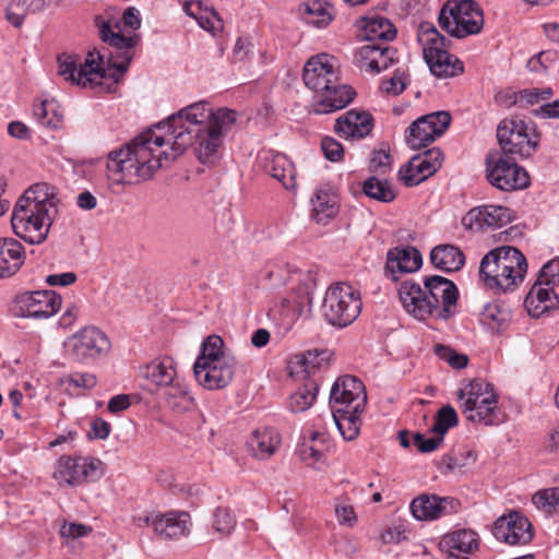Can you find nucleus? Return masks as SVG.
<instances>
[{
    "instance_id": "nucleus-1",
    "label": "nucleus",
    "mask_w": 559,
    "mask_h": 559,
    "mask_svg": "<svg viewBox=\"0 0 559 559\" xmlns=\"http://www.w3.org/2000/svg\"><path fill=\"white\" fill-rule=\"evenodd\" d=\"M236 111L228 108L214 111L204 100L186 106L157 126L158 130H166L164 134L148 129L108 153L109 186H131L148 180L188 147H194L198 158L206 163L219 147L222 135L236 122Z\"/></svg>"
},
{
    "instance_id": "nucleus-2",
    "label": "nucleus",
    "mask_w": 559,
    "mask_h": 559,
    "mask_svg": "<svg viewBox=\"0 0 559 559\" xmlns=\"http://www.w3.org/2000/svg\"><path fill=\"white\" fill-rule=\"evenodd\" d=\"M99 36L104 43H109L116 50L108 57L107 69L104 68V56L100 52L90 51L85 62L80 64L79 69L75 57L62 53L57 60L58 75L83 87L103 88L104 79L111 80L110 85L107 86L108 90L115 86L134 57L132 49L139 41V35L126 37L121 33H115L110 24L104 22L99 26Z\"/></svg>"
},
{
    "instance_id": "nucleus-3",
    "label": "nucleus",
    "mask_w": 559,
    "mask_h": 559,
    "mask_svg": "<svg viewBox=\"0 0 559 559\" xmlns=\"http://www.w3.org/2000/svg\"><path fill=\"white\" fill-rule=\"evenodd\" d=\"M424 286L407 281L399 295L404 309L418 320H448L456 312L459 290L455 284L440 275L425 276Z\"/></svg>"
},
{
    "instance_id": "nucleus-4",
    "label": "nucleus",
    "mask_w": 559,
    "mask_h": 559,
    "mask_svg": "<svg viewBox=\"0 0 559 559\" xmlns=\"http://www.w3.org/2000/svg\"><path fill=\"white\" fill-rule=\"evenodd\" d=\"M57 199L53 189L47 183L29 187L16 201L11 225L14 234L32 245L47 239L55 214Z\"/></svg>"
},
{
    "instance_id": "nucleus-5",
    "label": "nucleus",
    "mask_w": 559,
    "mask_h": 559,
    "mask_svg": "<svg viewBox=\"0 0 559 559\" xmlns=\"http://www.w3.org/2000/svg\"><path fill=\"white\" fill-rule=\"evenodd\" d=\"M457 397L468 421L486 426L498 425L501 421L498 396L491 384L473 380L457 392Z\"/></svg>"
},
{
    "instance_id": "nucleus-6",
    "label": "nucleus",
    "mask_w": 559,
    "mask_h": 559,
    "mask_svg": "<svg viewBox=\"0 0 559 559\" xmlns=\"http://www.w3.org/2000/svg\"><path fill=\"white\" fill-rule=\"evenodd\" d=\"M419 40L423 44L424 59L431 73L440 79L457 76L464 71L462 61L448 51L450 43L432 25H421Z\"/></svg>"
},
{
    "instance_id": "nucleus-7",
    "label": "nucleus",
    "mask_w": 559,
    "mask_h": 559,
    "mask_svg": "<svg viewBox=\"0 0 559 559\" xmlns=\"http://www.w3.org/2000/svg\"><path fill=\"white\" fill-rule=\"evenodd\" d=\"M361 307L359 293L346 283H337L328 288L321 313L329 324L345 328L356 320Z\"/></svg>"
},
{
    "instance_id": "nucleus-8",
    "label": "nucleus",
    "mask_w": 559,
    "mask_h": 559,
    "mask_svg": "<svg viewBox=\"0 0 559 559\" xmlns=\"http://www.w3.org/2000/svg\"><path fill=\"white\" fill-rule=\"evenodd\" d=\"M438 21L443 29L457 38L478 34L484 26L483 11L474 0H461L453 5H444Z\"/></svg>"
},
{
    "instance_id": "nucleus-9",
    "label": "nucleus",
    "mask_w": 559,
    "mask_h": 559,
    "mask_svg": "<svg viewBox=\"0 0 559 559\" xmlns=\"http://www.w3.org/2000/svg\"><path fill=\"white\" fill-rule=\"evenodd\" d=\"M486 173L490 185L502 191L521 190L530 186L527 171L519 166L513 157L500 153L488 154Z\"/></svg>"
},
{
    "instance_id": "nucleus-10",
    "label": "nucleus",
    "mask_w": 559,
    "mask_h": 559,
    "mask_svg": "<svg viewBox=\"0 0 559 559\" xmlns=\"http://www.w3.org/2000/svg\"><path fill=\"white\" fill-rule=\"evenodd\" d=\"M103 474V463L98 459L63 455L56 462L52 477L59 485L80 486L98 480Z\"/></svg>"
},
{
    "instance_id": "nucleus-11",
    "label": "nucleus",
    "mask_w": 559,
    "mask_h": 559,
    "mask_svg": "<svg viewBox=\"0 0 559 559\" xmlns=\"http://www.w3.org/2000/svg\"><path fill=\"white\" fill-rule=\"evenodd\" d=\"M497 139L502 154L510 157H527L537 146L528 133L527 124L520 119H504L497 129Z\"/></svg>"
},
{
    "instance_id": "nucleus-12",
    "label": "nucleus",
    "mask_w": 559,
    "mask_h": 559,
    "mask_svg": "<svg viewBox=\"0 0 559 559\" xmlns=\"http://www.w3.org/2000/svg\"><path fill=\"white\" fill-rule=\"evenodd\" d=\"M108 336L98 328L88 325L68 340L71 357L80 362L94 361L110 350Z\"/></svg>"
},
{
    "instance_id": "nucleus-13",
    "label": "nucleus",
    "mask_w": 559,
    "mask_h": 559,
    "mask_svg": "<svg viewBox=\"0 0 559 559\" xmlns=\"http://www.w3.org/2000/svg\"><path fill=\"white\" fill-rule=\"evenodd\" d=\"M61 302L53 290L25 292L14 298L13 311L16 317L48 319L60 310Z\"/></svg>"
},
{
    "instance_id": "nucleus-14",
    "label": "nucleus",
    "mask_w": 559,
    "mask_h": 559,
    "mask_svg": "<svg viewBox=\"0 0 559 559\" xmlns=\"http://www.w3.org/2000/svg\"><path fill=\"white\" fill-rule=\"evenodd\" d=\"M451 116L437 111L415 120L406 130L405 140L412 150H419L432 143L449 128Z\"/></svg>"
},
{
    "instance_id": "nucleus-15",
    "label": "nucleus",
    "mask_w": 559,
    "mask_h": 559,
    "mask_svg": "<svg viewBox=\"0 0 559 559\" xmlns=\"http://www.w3.org/2000/svg\"><path fill=\"white\" fill-rule=\"evenodd\" d=\"M266 277L271 282L273 288L288 286L289 289L296 290V304L302 307L305 304H311V277L308 273L290 265H274L267 273Z\"/></svg>"
},
{
    "instance_id": "nucleus-16",
    "label": "nucleus",
    "mask_w": 559,
    "mask_h": 559,
    "mask_svg": "<svg viewBox=\"0 0 559 559\" xmlns=\"http://www.w3.org/2000/svg\"><path fill=\"white\" fill-rule=\"evenodd\" d=\"M366 403L365 385L356 377L344 376L334 382L330 393L331 411L354 408V413L364 412Z\"/></svg>"
},
{
    "instance_id": "nucleus-17",
    "label": "nucleus",
    "mask_w": 559,
    "mask_h": 559,
    "mask_svg": "<svg viewBox=\"0 0 559 559\" xmlns=\"http://www.w3.org/2000/svg\"><path fill=\"white\" fill-rule=\"evenodd\" d=\"M237 361L235 357H221L212 362L193 366L195 380L207 390L226 388L234 379Z\"/></svg>"
},
{
    "instance_id": "nucleus-18",
    "label": "nucleus",
    "mask_w": 559,
    "mask_h": 559,
    "mask_svg": "<svg viewBox=\"0 0 559 559\" xmlns=\"http://www.w3.org/2000/svg\"><path fill=\"white\" fill-rule=\"evenodd\" d=\"M443 154L439 148L425 151L415 155L400 169V178L407 187H415L432 176L442 163Z\"/></svg>"
},
{
    "instance_id": "nucleus-19",
    "label": "nucleus",
    "mask_w": 559,
    "mask_h": 559,
    "mask_svg": "<svg viewBox=\"0 0 559 559\" xmlns=\"http://www.w3.org/2000/svg\"><path fill=\"white\" fill-rule=\"evenodd\" d=\"M340 78L335 59L326 53L311 57L304 68V82L316 94L336 83Z\"/></svg>"
},
{
    "instance_id": "nucleus-20",
    "label": "nucleus",
    "mask_w": 559,
    "mask_h": 559,
    "mask_svg": "<svg viewBox=\"0 0 559 559\" xmlns=\"http://www.w3.org/2000/svg\"><path fill=\"white\" fill-rule=\"evenodd\" d=\"M411 512L419 521H433L459 512L461 502L453 497L423 493L411 503Z\"/></svg>"
},
{
    "instance_id": "nucleus-21",
    "label": "nucleus",
    "mask_w": 559,
    "mask_h": 559,
    "mask_svg": "<svg viewBox=\"0 0 559 559\" xmlns=\"http://www.w3.org/2000/svg\"><path fill=\"white\" fill-rule=\"evenodd\" d=\"M396 55V49L386 43H366L356 50L354 58L361 70L376 74L395 63Z\"/></svg>"
},
{
    "instance_id": "nucleus-22",
    "label": "nucleus",
    "mask_w": 559,
    "mask_h": 559,
    "mask_svg": "<svg viewBox=\"0 0 559 559\" xmlns=\"http://www.w3.org/2000/svg\"><path fill=\"white\" fill-rule=\"evenodd\" d=\"M492 533L497 540L509 545L527 544L533 538L532 524L519 512L500 516L495 522Z\"/></svg>"
},
{
    "instance_id": "nucleus-23",
    "label": "nucleus",
    "mask_w": 559,
    "mask_h": 559,
    "mask_svg": "<svg viewBox=\"0 0 559 559\" xmlns=\"http://www.w3.org/2000/svg\"><path fill=\"white\" fill-rule=\"evenodd\" d=\"M355 91L341 82L330 84L325 90L314 94L311 111L316 115H328L345 108L355 97Z\"/></svg>"
},
{
    "instance_id": "nucleus-24",
    "label": "nucleus",
    "mask_w": 559,
    "mask_h": 559,
    "mask_svg": "<svg viewBox=\"0 0 559 559\" xmlns=\"http://www.w3.org/2000/svg\"><path fill=\"white\" fill-rule=\"evenodd\" d=\"M513 219L512 211L501 205H485L469 210L462 218V224L472 230L500 228Z\"/></svg>"
},
{
    "instance_id": "nucleus-25",
    "label": "nucleus",
    "mask_w": 559,
    "mask_h": 559,
    "mask_svg": "<svg viewBox=\"0 0 559 559\" xmlns=\"http://www.w3.org/2000/svg\"><path fill=\"white\" fill-rule=\"evenodd\" d=\"M191 519L185 511L155 513L154 533L164 540H177L190 534Z\"/></svg>"
},
{
    "instance_id": "nucleus-26",
    "label": "nucleus",
    "mask_w": 559,
    "mask_h": 559,
    "mask_svg": "<svg viewBox=\"0 0 559 559\" xmlns=\"http://www.w3.org/2000/svg\"><path fill=\"white\" fill-rule=\"evenodd\" d=\"M526 262L525 255L515 247L501 246L484 255L479 265V276L484 278L498 273V270H506L508 266H518Z\"/></svg>"
},
{
    "instance_id": "nucleus-27",
    "label": "nucleus",
    "mask_w": 559,
    "mask_h": 559,
    "mask_svg": "<svg viewBox=\"0 0 559 559\" xmlns=\"http://www.w3.org/2000/svg\"><path fill=\"white\" fill-rule=\"evenodd\" d=\"M373 129V117L365 110L350 109L335 121L336 133L344 139H362Z\"/></svg>"
},
{
    "instance_id": "nucleus-28",
    "label": "nucleus",
    "mask_w": 559,
    "mask_h": 559,
    "mask_svg": "<svg viewBox=\"0 0 559 559\" xmlns=\"http://www.w3.org/2000/svg\"><path fill=\"white\" fill-rule=\"evenodd\" d=\"M262 166L266 174L278 180L287 190L296 188V171L294 164L286 155L276 152H265Z\"/></svg>"
},
{
    "instance_id": "nucleus-29",
    "label": "nucleus",
    "mask_w": 559,
    "mask_h": 559,
    "mask_svg": "<svg viewBox=\"0 0 559 559\" xmlns=\"http://www.w3.org/2000/svg\"><path fill=\"white\" fill-rule=\"evenodd\" d=\"M442 548L449 552V559H467L466 556L478 548L479 538L473 530H457L442 537L440 543Z\"/></svg>"
},
{
    "instance_id": "nucleus-30",
    "label": "nucleus",
    "mask_w": 559,
    "mask_h": 559,
    "mask_svg": "<svg viewBox=\"0 0 559 559\" xmlns=\"http://www.w3.org/2000/svg\"><path fill=\"white\" fill-rule=\"evenodd\" d=\"M282 442L278 431L271 427L255 429L247 441L250 454L258 460L270 459Z\"/></svg>"
},
{
    "instance_id": "nucleus-31",
    "label": "nucleus",
    "mask_w": 559,
    "mask_h": 559,
    "mask_svg": "<svg viewBox=\"0 0 559 559\" xmlns=\"http://www.w3.org/2000/svg\"><path fill=\"white\" fill-rule=\"evenodd\" d=\"M25 251L14 238H0V278L14 275L23 265Z\"/></svg>"
},
{
    "instance_id": "nucleus-32",
    "label": "nucleus",
    "mask_w": 559,
    "mask_h": 559,
    "mask_svg": "<svg viewBox=\"0 0 559 559\" xmlns=\"http://www.w3.org/2000/svg\"><path fill=\"white\" fill-rule=\"evenodd\" d=\"M527 272V262L518 266H508L506 270H498L490 276L481 278L486 286L499 293H507L518 287Z\"/></svg>"
},
{
    "instance_id": "nucleus-33",
    "label": "nucleus",
    "mask_w": 559,
    "mask_h": 559,
    "mask_svg": "<svg viewBox=\"0 0 559 559\" xmlns=\"http://www.w3.org/2000/svg\"><path fill=\"white\" fill-rule=\"evenodd\" d=\"M421 263V254L415 247L394 248L388 252L386 270L392 274L395 271L401 273L415 272Z\"/></svg>"
},
{
    "instance_id": "nucleus-34",
    "label": "nucleus",
    "mask_w": 559,
    "mask_h": 559,
    "mask_svg": "<svg viewBox=\"0 0 559 559\" xmlns=\"http://www.w3.org/2000/svg\"><path fill=\"white\" fill-rule=\"evenodd\" d=\"M512 319L511 309L504 302H489L479 313L480 323L492 332L504 331Z\"/></svg>"
},
{
    "instance_id": "nucleus-35",
    "label": "nucleus",
    "mask_w": 559,
    "mask_h": 559,
    "mask_svg": "<svg viewBox=\"0 0 559 559\" xmlns=\"http://www.w3.org/2000/svg\"><path fill=\"white\" fill-rule=\"evenodd\" d=\"M165 405L177 414H183L194 407V399L182 379L167 386L163 393Z\"/></svg>"
},
{
    "instance_id": "nucleus-36",
    "label": "nucleus",
    "mask_w": 559,
    "mask_h": 559,
    "mask_svg": "<svg viewBox=\"0 0 559 559\" xmlns=\"http://www.w3.org/2000/svg\"><path fill=\"white\" fill-rule=\"evenodd\" d=\"M361 32L367 43H384L396 36V28L383 16L364 17Z\"/></svg>"
},
{
    "instance_id": "nucleus-37",
    "label": "nucleus",
    "mask_w": 559,
    "mask_h": 559,
    "mask_svg": "<svg viewBox=\"0 0 559 559\" xmlns=\"http://www.w3.org/2000/svg\"><path fill=\"white\" fill-rule=\"evenodd\" d=\"M431 263L444 272L459 271L465 262L463 252L453 245H440L430 252Z\"/></svg>"
},
{
    "instance_id": "nucleus-38",
    "label": "nucleus",
    "mask_w": 559,
    "mask_h": 559,
    "mask_svg": "<svg viewBox=\"0 0 559 559\" xmlns=\"http://www.w3.org/2000/svg\"><path fill=\"white\" fill-rule=\"evenodd\" d=\"M237 526V519L233 511L226 507H218L214 510L207 534L211 540H223L228 538Z\"/></svg>"
},
{
    "instance_id": "nucleus-39",
    "label": "nucleus",
    "mask_w": 559,
    "mask_h": 559,
    "mask_svg": "<svg viewBox=\"0 0 559 559\" xmlns=\"http://www.w3.org/2000/svg\"><path fill=\"white\" fill-rule=\"evenodd\" d=\"M143 377L150 381L151 384L164 388V390L179 379L174 368L173 360L169 358L154 360L148 364L143 370Z\"/></svg>"
},
{
    "instance_id": "nucleus-40",
    "label": "nucleus",
    "mask_w": 559,
    "mask_h": 559,
    "mask_svg": "<svg viewBox=\"0 0 559 559\" xmlns=\"http://www.w3.org/2000/svg\"><path fill=\"white\" fill-rule=\"evenodd\" d=\"M332 412V419L337 427L340 433L346 441L355 440L360 431L362 412L354 413V408L343 409L336 408Z\"/></svg>"
},
{
    "instance_id": "nucleus-41",
    "label": "nucleus",
    "mask_w": 559,
    "mask_h": 559,
    "mask_svg": "<svg viewBox=\"0 0 559 559\" xmlns=\"http://www.w3.org/2000/svg\"><path fill=\"white\" fill-rule=\"evenodd\" d=\"M49 5L50 0H11L5 11V17L14 27H20L27 13L40 12Z\"/></svg>"
},
{
    "instance_id": "nucleus-42",
    "label": "nucleus",
    "mask_w": 559,
    "mask_h": 559,
    "mask_svg": "<svg viewBox=\"0 0 559 559\" xmlns=\"http://www.w3.org/2000/svg\"><path fill=\"white\" fill-rule=\"evenodd\" d=\"M183 11L207 32L223 28V21L218 13L213 8H203L201 1H187L183 4Z\"/></svg>"
},
{
    "instance_id": "nucleus-43",
    "label": "nucleus",
    "mask_w": 559,
    "mask_h": 559,
    "mask_svg": "<svg viewBox=\"0 0 559 559\" xmlns=\"http://www.w3.org/2000/svg\"><path fill=\"white\" fill-rule=\"evenodd\" d=\"M34 118L44 127L57 129L63 121V111L55 99H45L34 105Z\"/></svg>"
},
{
    "instance_id": "nucleus-44",
    "label": "nucleus",
    "mask_w": 559,
    "mask_h": 559,
    "mask_svg": "<svg viewBox=\"0 0 559 559\" xmlns=\"http://www.w3.org/2000/svg\"><path fill=\"white\" fill-rule=\"evenodd\" d=\"M312 206L318 222L331 218L337 212V197L328 189H319L312 199Z\"/></svg>"
},
{
    "instance_id": "nucleus-45",
    "label": "nucleus",
    "mask_w": 559,
    "mask_h": 559,
    "mask_svg": "<svg viewBox=\"0 0 559 559\" xmlns=\"http://www.w3.org/2000/svg\"><path fill=\"white\" fill-rule=\"evenodd\" d=\"M299 11L306 23L317 27L326 26L332 20L329 5L320 0L301 4Z\"/></svg>"
},
{
    "instance_id": "nucleus-46",
    "label": "nucleus",
    "mask_w": 559,
    "mask_h": 559,
    "mask_svg": "<svg viewBox=\"0 0 559 559\" xmlns=\"http://www.w3.org/2000/svg\"><path fill=\"white\" fill-rule=\"evenodd\" d=\"M361 189L366 197L379 202L390 203L396 198L395 191L386 180L373 176L362 182Z\"/></svg>"
},
{
    "instance_id": "nucleus-47",
    "label": "nucleus",
    "mask_w": 559,
    "mask_h": 559,
    "mask_svg": "<svg viewBox=\"0 0 559 559\" xmlns=\"http://www.w3.org/2000/svg\"><path fill=\"white\" fill-rule=\"evenodd\" d=\"M318 393L314 382H308L299 386L289 397V409L293 413L305 412L312 406Z\"/></svg>"
},
{
    "instance_id": "nucleus-48",
    "label": "nucleus",
    "mask_w": 559,
    "mask_h": 559,
    "mask_svg": "<svg viewBox=\"0 0 559 559\" xmlns=\"http://www.w3.org/2000/svg\"><path fill=\"white\" fill-rule=\"evenodd\" d=\"M224 342L218 335H210L202 343L201 353L198 356L194 366H200L202 362H212L221 359V357H233L224 352Z\"/></svg>"
},
{
    "instance_id": "nucleus-49",
    "label": "nucleus",
    "mask_w": 559,
    "mask_h": 559,
    "mask_svg": "<svg viewBox=\"0 0 559 559\" xmlns=\"http://www.w3.org/2000/svg\"><path fill=\"white\" fill-rule=\"evenodd\" d=\"M533 503L546 513L559 510V487L547 488L537 491L532 497Z\"/></svg>"
},
{
    "instance_id": "nucleus-50",
    "label": "nucleus",
    "mask_w": 559,
    "mask_h": 559,
    "mask_svg": "<svg viewBox=\"0 0 559 559\" xmlns=\"http://www.w3.org/2000/svg\"><path fill=\"white\" fill-rule=\"evenodd\" d=\"M457 421H459V417H457L455 409L450 405H445V406L441 407L439 409V412L437 413L436 421H435L431 430L435 433L443 437L444 433H447V431L450 428L457 425Z\"/></svg>"
},
{
    "instance_id": "nucleus-51",
    "label": "nucleus",
    "mask_w": 559,
    "mask_h": 559,
    "mask_svg": "<svg viewBox=\"0 0 559 559\" xmlns=\"http://www.w3.org/2000/svg\"><path fill=\"white\" fill-rule=\"evenodd\" d=\"M407 81L406 72L396 69L392 78L382 81L381 88L388 94L399 95L405 90Z\"/></svg>"
},
{
    "instance_id": "nucleus-52",
    "label": "nucleus",
    "mask_w": 559,
    "mask_h": 559,
    "mask_svg": "<svg viewBox=\"0 0 559 559\" xmlns=\"http://www.w3.org/2000/svg\"><path fill=\"white\" fill-rule=\"evenodd\" d=\"M408 530L403 521H397L388 526L380 535L384 544H399L407 538Z\"/></svg>"
},
{
    "instance_id": "nucleus-53",
    "label": "nucleus",
    "mask_w": 559,
    "mask_h": 559,
    "mask_svg": "<svg viewBox=\"0 0 559 559\" xmlns=\"http://www.w3.org/2000/svg\"><path fill=\"white\" fill-rule=\"evenodd\" d=\"M554 287L555 286H545V284L537 281L528 294L534 295V297H540L550 309H557L559 307V298L554 292Z\"/></svg>"
},
{
    "instance_id": "nucleus-54",
    "label": "nucleus",
    "mask_w": 559,
    "mask_h": 559,
    "mask_svg": "<svg viewBox=\"0 0 559 559\" xmlns=\"http://www.w3.org/2000/svg\"><path fill=\"white\" fill-rule=\"evenodd\" d=\"M537 281L545 286L559 285V258L550 260L542 267Z\"/></svg>"
},
{
    "instance_id": "nucleus-55",
    "label": "nucleus",
    "mask_w": 559,
    "mask_h": 559,
    "mask_svg": "<svg viewBox=\"0 0 559 559\" xmlns=\"http://www.w3.org/2000/svg\"><path fill=\"white\" fill-rule=\"evenodd\" d=\"M324 156L331 162H340L344 156L343 145L333 138H324L321 142Z\"/></svg>"
},
{
    "instance_id": "nucleus-56",
    "label": "nucleus",
    "mask_w": 559,
    "mask_h": 559,
    "mask_svg": "<svg viewBox=\"0 0 559 559\" xmlns=\"http://www.w3.org/2000/svg\"><path fill=\"white\" fill-rule=\"evenodd\" d=\"M92 527L80 523H64L60 528V535L67 539H76L87 536Z\"/></svg>"
},
{
    "instance_id": "nucleus-57",
    "label": "nucleus",
    "mask_w": 559,
    "mask_h": 559,
    "mask_svg": "<svg viewBox=\"0 0 559 559\" xmlns=\"http://www.w3.org/2000/svg\"><path fill=\"white\" fill-rule=\"evenodd\" d=\"M443 441V437L425 438L421 433H415L413 436V443L423 453H429L435 451Z\"/></svg>"
},
{
    "instance_id": "nucleus-58",
    "label": "nucleus",
    "mask_w": 559,
    "mask_h": 559,
    "mask_svg": "<svg viewBox=\"0 0 559 559\" xmlns=\"http://www.w3.org/2000/svg\"><path fill=\"white\" fill-rule=\"evenodd\" d=\"M525 307L527 309V312L531 317L539 318L545 312H548L551 310L547 304H545L540 297H534V295L527 294L525 298Z\"/></svg>"
},
{
    "instance_id": "nucleus-59",
    "label": "nucleus",
    "mask_w": 559,
    "mask_h": 559,
    "mask_svg": "<svg viewBox=\"0 0 559 559\" xmlns=\"http://www.w3.org/2000/svg\"><path fill=\"white\" fill-rule=\"evenodd\" d=\"M68 382L75 388L93 389L97 383V379L93 373L74 372L69 376Z\"/></svg>"
},
{
    "instance_id": "nucleus-60",
    "label": "nucleus",
    "mask_w": 559,
    "mask_h": 559,
    "mask_svg": "<svg viewBox=\"0 0 559 559\" xmlns=\"http://www.w3.org/2000/svg\"><path fill=\"white\" fill-rule=\"evenodd\" d=\"M335 515L341 525L352 527L357 522V516L352 506L337 504L335 507Z\"/></svg>"
},
{
    "instance_id": "nucleus-61",
    "label": "nucleus",
    "mask_w": 559,
    "mask_h": 559,
    "mask_svg": "<svg viewBox=\"0 0 559 559\" xmlns=\"http://www.w3.org/2000/svg\"><path fill=\"white\" fill-rule=\"evenodd\" d=\"M252 44L248 38L239 37L234 46L233 61L240 62L248 58L251 52Z\"/></svg>"
},
{
    "instance_id": "nucleus-62",
    "label": "nucleus",
    "mask_w": 559,
    "mask_h": 559,
    "mask_svg": "<svg viewBox=\"0 0 559 559\" xmlns=\"http://www.w3.org/2000/svg\"><path fill=\"white\" fill-rule=\"evenodd\" d=\"M76 275L73 272H66L61 274H51L46 277V283L49 286H69L74 284Z\"/></svg>"
},
{
    "instance_id": "nucleus-63",
    "label": "nucleus",
    "mask_w": 559,
    "mask_h": 559,
    "mask_svg": "<svg viewBox=\"0 0 559 559\" xmlns=\"http://www.w3.org/2000/svg\"><path fill=\"white\" fill-rule=\"evenodd\" d=\"M110 433V425L102 418H95L91 423L90 436L96 439H106Z\"/></svg>"
},
{
    "instance_id": "nucleus-64",
    "label": "nucleus",
    "mask_w": 559,
    "mask_h": 559,
    "mask_svg": "<svg viewBox=\"0 0 559 559\" xmlns=\"http://www.w3.org/2000/svg\"><path fill=\"white\" fill-rule=\"evenodd\" d=\"M390 166V154L384 151H377L370 159V168L374 171H385Z\"/></svg>"
}]
</instances>
